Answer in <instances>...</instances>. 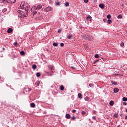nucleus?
<instances>
[{
    "label": "nucleus",
    "instance_id": "f257e3e1",
    "mask_svg": "<svg viewBox=\"0 0 127 127\" xmlns=\"http://www.w3.org/2000/svg\"><path fill=\"white\" fill-rule=\"evenodd\" d=\"M43 6L42 4H39L37 5H34L32 7L31 9V12L34 14H36L38 10H40L42 8Z\"/></svg>",
    "mask_w": 127,
    "mask_h": 127
},
{
    "label": "nucleus",
    "instance_id": "f03ea898",
    "mask_svg": "<svg viewBox=\"0 0 127 127\" xmlns=\"http://www.w3.org/2000/svg\"><path fill=\"white\" fill-rule=\"evenodd\" d=\"M85 40L88 41H91L92 40V36L91 35H85L83 38Z\"/></svg>",
    "mask_w": 127,
    "mask_h": 127
},
{
    "label": "nucleus",
    "instance_id": "7ed1b4c3",
    "mask_svg": "<svg viewBox=\"0 0 127 127\" xmlns=\"http://www.w3.org/2000/svg\"><path fill=\"white\" fill-rule=\"evenodd\" d=\"M24 9L25 10V12H24L23 13V16L24 17H27V15H28V8H26V6H25L24 7Z\"/></svg>",
    "mask_w": 127,
    "mask_h": 127
},
{
    "label": "nucleus",
    "instance_id": "20e7f679",
    "mask_svg": "<svg viewBox=\"0 0 127 127\" xmlns=\"http://www.w3.org/2000/svg\"><path fill=\"white\" fill-rule=\"evenodd\" d=\"M43 10H44V11L48 12L52 10V7L51 6H48L46 8L43 9Z\"/></svg>",
    "mask_w": 127,
    "mask_h": 127
},
{
    "label": "nucleus",
    "instance_id": "39448f33",
    "mask_svg": "<svg viewBox=\"0 0 127 127\" xmlns=\"http://www.w3.org/2000/svg\"><path fill=\"white\" fill-rule=\"evenodd\" d=\"M16 0H6V1L9 3H15Z\"/></svg>",
    "mask_w": 127,
    "mask_h": 127
},
{
    "label": "nucleus",
    "instance_id": "423d86ee",
    "mask_svg": "<svg viewBox=\"0 0 127 127\" xmlns=\"http://www.w3.org/2000/svg\"><path fill=\"white\" fill-rule=\"evenodd\" d=\"M48 67H49V70H51V71H52L55 69V67L52 65H50Z\"/></svg>",
    "mask_w": 127,
    "mask_h": 127
},
{
    "label": "nucleus",
    "instance_id": "0eeeda50",
    "mask_svg": "<svg viewBox=\"0 0 127 127\" xmlns=\"http://www.w3.org/2000/svg\"><path fill=\"white\" fill-rule=\"evenodd\" d=\"M99 7H100L101 9H103L105 8V5L103 3H101L99 4Z\"/></svg>",
    "mask_w": 127,
    "mask_h": 127
},
{
    "label": "nucleus",
    "instance_id": "6e6552de",
    "mask_svg": "<svg viewBox=\"0 0 127 127\" xmlns=\"http://www.w3.org/2000/svg\"><path fill=\"white\" fill-rule=\"evenodd\" d=\"M12 31H13V29L12 28H8V29L7 30L8 33H11V32H12Z\"/></svg>",
    "mask_w": 127,
    "mask_h": 127
},
{
    "label": "nucleus",
    "instance_id": "1a4fd4ad",
    "mask_svg": "<svg viewBox=\"0 0 127 127\" xmlns=\"http://www.w3.org/2000/svg\"><path fill=\"white\" fill-rule=\"evenodd\" d=\"M65 118L67 119H69L71 118V116L70 115V114H65Z\"/></svg>",
    "mask_w": 127,
    "mask_h": 127
},
{
    "label": "nucleus",
    "instance_id": "9d476101",
    "mask_svg": "<svg viewBox=\"0 0 127 127\" xmlns=\"http://www.w3.org/2000/svg\"><path fill=\"white\" fill-rule=\"evenodd\" d=\"M113 91L114 93H117L119 91V89L118 88H114Z\"/></svg>",
    "mask_w": 127,
    "mask_h": 127
},
{
    "label": "nucleus",
    "instance_id": "9b49d317",
    "mask_svg": "<svg viewBox=\"0 0 127 127\" xmlns=\"http://www.w3.org/2000/svg\"><path fill=\"white\" fill-rule=\"evenodd\" d=\"M31 108H35V104L34 103H31L30 104Z\"/></svg>",
    "mask_w": 127,
    "mask_h": 127
},
{
    "label": "nucleus",
    "instance_id": "f8f14e48",
    "mask_svg": "<svg viewBox=\"0 0 127 127\" xmlns=\"http://www.w3.org/2000/svg\"><path fill=\"white\" fill-rule=\"evenodd\" d=\"M32 69H33L35 70V69H36L37 66H36V65H35V64H33V65L32 66Z\"/></svg>",
    "mask_w": 127,
    "mask_h": 127
},
{
    "label": "nucleus",
    "instance_id": "ddd939ff",
    "mask_svg": "<svg viewBox=\"0 0 127 127\" xmlns=\"http://www.w3.org/2000/svg\"><path fill=\"white\" fill-rule=\"evenodd\" d=\"M78 96L80 99L82 98V94L81 93H78Z\"/></svg>",
    "mask_w": 127,
    "mask_h": 127
},
{
    "label": "nucleus",
    "instance_id": "4468645a",
    "mask_svg": "<svg viewBox=\"0 0 127 127\" xmlns=\"http://www.w3.org/2000/svg\"><path fill=\"white\" fill-rule=\"evenodd\" d=\"M117 18L118 19H122L123 18V15L122 14H120L117 16Z\"/></svg>",
    "mask_w": 127,
    "mask_h": 127
},
{
    "label": "nucleus",
    "instance_id": "2eb2a0df",
    "mask_svg": "<svg viewBox=\"0 0 127 127\" xmlns=\"http://www.w3.org/2000/svg\"><path fill=\"white\" fill-rule=\"evenodd\" d=\"M122 101H123L124 102H127V98L125 97H123L122 99Z\"/></svg>",
    "mask_w": 127,
    "mask_h": 127
},
{
    "label": "nucleus",
    "instance_id": "dca6fc26",
    "mask_svg": "<svg viewBox=\"0 0 127 127\" xmlns=\"http://www.w3.org/2000/svg\"><path fill=\"white\" fill-rule=\"evenodd\" d=\"M86 19L88 21H90L91 20V17L90 16H88Z\"/></svg>",
    "mask_w": 127,
    "mask_h": 127
},
{
    "label": "nucleus",
    "instance_id": "f3484780",
    "mask_svg": "<svg viewBox=\"0 0 127 127\" xmlns=\"http://www.w3.org/2000/svg\"><path fill=\"white\" fill-rule=\"evenodd\" d=\"M112 84H113L114 85H117V84H118V82H117V81H112Z\"/></svg>",
    "mask_w": 127,
    "mask_h": 127
},
{
    "label": "nucleus",
    "instance_id": "a211bd4d",
    "mask_svg": "<svg viewBox=\"0 0 127 127\" xmlns=\"http://www.w3.org/2000/svg\"><path fill=\"white\" fill-rule=\"evenodd\" d=\"M114 104V101H110V105H111V106H113Z\"/></svg>",
    "mask_w": 127,
    "mask_h": 127
},
{
    "label": "nucleus",
    "instance_id": "6ab92c4d",
    "mask_svg": "<svg viewBox=\"0 0 127 127\" xmlns=\"http://www.w3.org/2000/svg\"><path fill=\"white\" fill-rule=\"evenodd\" d=\"M20 54H21V55H25V52L23 51H22L20 52Z\"/></svg>",
    "mask_w": 127,
    "mask_h": 127
},
{
    "label": "nucleus",
    "instance_id": "aec40b11",
    "mask_svg": "<svg viewBox=\"0 0 127 127\" xmlns=\"http://www.w3.org/2000/svg\"><path fill=\"white\" fill-rule=\"evenodd\" d=\"M72 37V35H69L67 36V39H71Z\"/></svg>",
    "mask_w": 127,
    "mask_h": 127
},
{
    "label": "nucleus",
    "instance_id": "412c9836",
    "mask_svg": "<svg viewBox=\"0 0 127 127\" xmlns=\"http://www.w3.org/2000/svg\"><path fill=\"white\" fill-rule=\"evenodd\" d=\"M69 3L68 2H66L65 3V6L66 7H68V6H69Z\"/></svg>",
    "mask_w": 127,
    "mask_h": 127
},
{
    "label": "nucleus",
    "instance_id": "4be33fe9",
    "mask_svg": "<svg viewBox=\"0 0 127 127\" xmlns=\"http://www.w3.org/2000/svg\"><path fill=\"white\" fill-rule=\"evenodd\" d=\"M26 7V6L25 5H23V4L21 5V9H24V7Z\"/></svg>",
    "mask_w": 127,
    "mask_h": 127
},
{
    "label": "nucleus",
    "instance_id": "5701e85b",
    "mask_svg": "<svg viewBox=\"0 0 127 127\" xmlns=\"http://www.w3.org/2000/svg\"><path fill=\"white\" fill-rule=\"evenodd\" d=\"M36 76L38 77H40L41 76V73H40V72H37Z\"/></svg>",
    "mask_w": 127,
    "mask_h": 127
},
{
    "label": "nucleus",
    "instance_id": "b1692460",
    "mask_svg": "<svg viewBox=\"0 0 127 127\" xmlns=\"http://www.w3.org/2000/svg\"><path fill=\"white\" fill-rule=\"evenodd\" d=\"M64 86H61V91H64Z\"/></svg>",
    "mask_w": 127,
    "mask_h": 127
},
{
    "label": "nucleus",
    "instance_id": "393cba45",
    "mask_svg": "<svg viewBox=\"0 0 127 127\" xmlns=\"http://www.w3.org/2000/svg\"><path fill=\"white\" fill-rule=\"evenodd\" d=\"M6 11H7V8H3V9H2V11L3 12H5Z\"/></svg>",
    "mask_w": 127,
    "mask_h": 127
},
{
    "label": "nucleus",
    "instance_id": "a878e982",
    "mask_svg": "<svg viewBox=\"0 0 127 127\" xmlns=\"http://www.w3.org/2000/svg\"><path fill=\"white\" fill-rule=\"evenodd\" d=\"M89 86H90V87H93L94 86V84H93V83H90V84H89Z\"/></svg>",
    "mask_w": 127,
    "mask_h": 127
},
{
    "label": "nucleus",
    "instance_id": "bb28decb",
    "mask_svg": "<svg viewBox=\"0 0 127 127\" xmlns=\"http://www.w3.org/2000/svg\"><path fill=\"white\" fill-rule=\"evenodd\" d=\"M86 114V112H85V111H82L81 112V115H85Z\"/></svg>",
    "mask_w": 127,
    "mask_h": 127
},
{
    "label": "nucleus",
    "instance_id": "cd10ccee",
    "mask_svg": "<svg viewBox=\"0 0 127 127\" xmlns=\"http://www.w3.org/2000/svg\"><path fill=\"white\" fill-rule=\"evenodd\" d=\"M40 82L39 81H37L36 82V84L37 86H39L40 85Z\"/></svg>",
    "mask_w": 127,
    "mask_h": 127
},
{
    "label": "nucleus",
    "instance_id": "c85d7f7f",
    "mask_svg": "<svg viewBox=\"0 0 127 127\" xmlns=\"http://www.w3.org/2000/svg\"><path fill=\"white\" fill-rule=\"evenodd\" d=\"M108 23L109 24L112 23V20H110V19L108 20Z\"/></svg>",
    "mask_w": 127,
    "mask_h": 127
},
{
    "label": "nucleus",
    "instance_id": "c756f323",
    "mask_svg": "<svg viewBox=\"0 0 127 127\" xmlns=\"http://www.w3.org/2000/svg\"><path fill=\"white\" fill-rule=\"evenodd\" d=\"M89 98L88 97H86L85 98V101H89Z\"/></svg>",
    "mask_w": 127,
    "mask_h": 127
},
{
    "label": "nucleus",
    "instance_id": "7c9ffc66",
    "mask_svg": "<svg viewBox=\"0 0 127 127\" xmlns=\"http://www.w3.org/2000/svg\"><path fill=\"white\" fill-rule=\"evenodd\" d=\"M76 120V117H75V116H73L71 118V120Z\"/></svg>",
    "mask_w": 127,
    "mask_h": 127
},
{
    "label": "nucleus",
    "instance_id": "2f4dec72",
    "mask_svg": "<svg viewBox=\"0 0 127 127\" xmlns=\"http://www.w3.org/2000/svg\"><path fill=\"white\" fill-rule=\"evenodd\" d=\"M94 57H95V58H98L99 55H98V54H96V55H95L94 56Z\"/></svg>",
    "mask_w": 127,
    "mask_h": 127
},
{
    "label": "nucleus",
    "instance_id": "473e14b6",
    "mask_svg": "<svg viewBox=\"0 0 127 127\" xmlns=\"http://www.w3.org/2000/svg\"><path fill=\"white\" fill-rule=\"evenodd\" d=\"M114 117L115 118H118V114H115L114 115Z\"/></svg>",
    "mask_w": 127,
    "mask_h": 127
},
{
    "label": "nucleus",
    "instance_id": "72a5a7b5",
    "mask_svg": "<svg viewBox=\"0 0 127 127\" xmlns=\"http://www.w3.org/2000/svg\"><path fill=\"white\" fill-rule=\"evenodd\" d=\"M56 4L58 6H60V3L58 1L56 2Z\"/></svg>",
    "mask_w": 127,
    "mask_h": 127
},
{
    "label": "nucleus",
    "instance_id": "f704fd0d",
    "mask_svg": "<svg viewBox=\"0 0 127 127\" xmlns=\"http://www.w3.org/2000/svg\"><path fill=\"white\" fill-rule=\"evenodd\" d=\"M111 17V15L109 14V15H107V18H108V19H110Z\"/></svg>",
    "mask_w": 127,
    "mask_h": 127
},
{
    "label": "nucleus",
    "instance_id": "c9c22d12",
    "mask_svg": "<svg viewBox=\"0 0 127 127\" xmlns=\"http://www.w3.org/2000/svg\"><path fill=\"white\" fill-rule=\"evenodd\" d=\"M53 46L57 47L58 46V44L57 43H54Z\"/></svg>",
    "mask_w": 127,
    "mask_h": 127
},
{
    "label": "nucleus",
    "instance_id": "e433bc0d",
    "mask_svg": "<svg viewBox=\"0 0 127 127\" xmlns=\"http://www.w3.org/2000/svg\"><path fill=\"white\" fill-rule=\"evenodd\" d=\"M5 0H0V3H3L4 2Z\"/></svg>",
    "mask_w": 127,
    "mask_h": 127
},
{
    "label": "nucleus",
    "instance_id": "4c0bfd02",
    "mask_svg": "<svg viewBox=\"0 0 127 127\" xmlns=\"http://www.w3.org/2000/svg\"><path fill=\"white\" fill-rule=\"evenodd\" d=\"M61 31H62V30H61V29H59L58 31V33H61Z\"/></svg>",
    "mask_w": 127,
    "mask_h": 127
},
{
    "label": "nucleus",
    "instance_id": "58836bf2",
    "mask_svg": "<svg viewBox=\"0 0 127 127\" xmlns=\"http://www.w3.org/2000/svg\"><path fill=\"white\" fill-rule=\"evenodd\" d=\"M123 105L127 106V102H124L123 103Z\"/></svg>",
    "mask_w": 127,
    "mask_h": 127
},
{
    "label": "nucleus",
    "instance_id": "ea45409f",
    "mask_svg": "<svg viewBox=\"0 0 127 127\" xmlns=\"http://www.w3.org/2000/svg\"><path fill=\"white\" fill-rule=\"evenodd\" d=\"M72 113H76V110H72Z\"/></svg>",
    "mask_w": 127,
    "mask_h": 127
},
{
    "label": "nucleus",
    "instance_id": "a19ab883",
    "mask_svg": "<svg viewBox=\"0 0 127 127\" xmlns=\"http://www.w3.org/2000/svg\"><path fill=\"white\" fill-rule=\"evenodd\" d=\"M18 44L17 42H15L14 43V45L16 46Z\"/></svg>",
    "mask_w": 127,
    "mask_h": 127
},
{
    "label": "nucleus",
    "instance_id": "79ce46f5",
    "mask_svg": "<svg viewBox=\"0 0 127 127\" xmlns=\"http://www.w3.org/2000/svg\"><path fill=\"white\" fill-rule=\"evenodd\" d=\"M84 2L87 3L88 2V0H83Z\"/></svg>",
    "mask_w": 127,
    "mask_h": 127
},
{
    "label": "nucleus",
    "instance_id": "37998d69",
    "mask_svg": "<svg viewBox=\"0 0 127 127\" xmlns=\"http://www.w3.org/2000/svg\"><path fill=\"white\" fill-rule=\"evenodd\" d=\"M121 46L123 47V46H124V43H121Z\"/></svg>",
    "mask_w": 127,
    "mask_h": 127
},
{
    "label": "nucleus",
    "instance_id": "c03bdc74",
    "mask_svg": "<svg viewBox=\"0 0 127 127\" xmlns=\"http://www.w3.org/2000/svg\"><path fill=\"white\" fill-rule=\"evenodd\" d=\"M92 119L94 120H96V116H93Z\"/></svg>",
    "mask_w": 127,
    "mask_h": 127
},
{
    "label": "nucleus",
    "instance_id": "a18cd8bd",
    "mask_svg": "<svg viewBox=\"0 0 127 127\" xmlns=\"http://www.w3.org/2000/svg\"><path fill=\"white\" fill-rule=\"evenodd\" d=\"M64 46V43L61 44V46L62 47H63V46Z\"/></svg>",
    "mask_w": 127,
    "mask_h": 127
},
{
    "label": "nucleus",
    "instance_id": "49530a36",
    "mask_svg": "<svg viewBox=\"0 0 127 127\" xmlns=\"http://www.w3.org/2000/svg\"><path fill=\"white\" fill-rule=\"evenodd\" d=\"M93 113L94 114H96L97 112H96V111H93Z\"/></svg>",
    "mask_w": 127,
    "mask_h": 127
},
{
    "label": "nucleus",
    "instance_id": "de8ad7c7",
    "mask_svg": "<svg viewBox=\"0 0 127 127\" xmlns=\"http://www.w3.org/2000/svg\"><path fill=\"white\" fill-rule=\"evenodd\" d=\"M29 7H30L29 5H27V6H26V8H27L28 9Z\"/></svg>",
    "mask_w": 127,
    "mask_h": 127
},
{
    "label": "nucleus",
    "instance_id": "09e8293b",
    "mask_svg": "<svg viewBox=\"0 0 127 127\" xmlns=\"http://www.w3.org/2000/svg\"><path fill=\"white\" fill-rule=\"evenodd\" d=\"M125 119L127 120V115L125 117Z\"/></svg>",
    "mask_w": 127,
    "mask_h": 127
},
{
    "label": "nucleus",
    "instance_id": "8fccbe9b",
    "mask_svg": "<svg viewBox=\"0 0 127 127\" xmlns=\"http://www.w3.org/2000/svg\"><path fill=\"white\" fill-rule=\"evenodd\" d=\"M2 50L3 51H5V48H2Z\"/></svg>",
    "mask_w": 127,
    "mask_h": 127
},
{
    "label": "nucleus",
    "instance_id": "3c124183",
    "mask_svg": "<svg viewBox=\"0 0 127 127\" xmlns=\"http://www.w3.org/2000/svg\"><path fill=\"white\" fill-rule=\"evenodd\" d=\"M97 61H98V60L96 61L95 62V63H97Z\"/></svg>",
    "mask_w": 127,
    "mask_h": 127
},
{
    "label": "nucleus",
    "instance_id": "603ef678",
    "mask_svg": "<svg viewBox=\"0 0 127 127\" xmlns=\"http://www.w3.org/2000/svg\"><path fill=\"white\" fill-rule=\"evenodd\" d=\"M123 115V114H121V116H122Z\"/></svg>",
    "mask_w": 127,
    "mask_h": 127
}]
</instances>
